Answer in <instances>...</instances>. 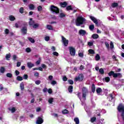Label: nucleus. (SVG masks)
<instances>
[{"instance_id": "obj_33", "label": "nucleus", "mask_w": 124, "mask_h": 124, "mask_svg": "<svg viewBox=\"0 0 124 124\" xmlns=\"http://www.w3.org/2000/svg\"><path fill=\"white\" fill-rule=\"evenodd\" d=\"M94 29V25H91L89 26V30H90V31H93Z\"/></svg>"}, {"instance_id": "obj_19", "label": "nucleus", "mask_w": 124, "mask_h": 124, "mask_svg": "<svg viewBox=\"0 0 124 124\" xmlns=\"http://www.w3.org/2000/svg\"><path fill=\"white\" fill-rule=\"evenodd\" d=\"M68 91L69 93H72L73 92V86L72 85H70L68 87Z\"/></svg>"}, {"instance_id": "obj_55", "label": "nucleus", "mask_w": 124, "mask_h": 124, "mask_svg": "<svg viewBox=\"0 0 124 124\" xmlns=\"http://www.w3.org/2000/svg\"><path fill=\"white\" fill-rule=\"evenodd\" d=\"M88 46H93V43L92 42H89L88 43Z\"/></svg>"}, {"instance_id": "obj_50", "label": "nucleus", "mask_w": 124, "mask_h": 124, "mask_svg": "<svg viewBox=\"0 0 124 124\" xmlns=\"http://www.w3.org/2000/svg\"><path fill=\"white\" fill-rule=\"evenodd\" d=\"M53 55L54 56H56V57H58L59 56V53H58L56 51H54L53 52Z\"/></svg>"}, {"instance_id": "obj_51", "label": "nucleus", "mask_w": 124, "mask_h": 124, "mask_svg": "<svg viewBox=\"0 0 124 124\" xmlns=\"http://www.w3.org/2000/svg\"><path fill=\"white\" fill-rule=\"evenodd\" d=\"M45 40L46 41H49L50 40V37L49 36H46L45 37Z\"/></svg>"}, {"instance_id": "obj_9", "label": "nucleus", "mask_w": 124, "mask_h": 124, "mask_svg": "<svg viewBox=\"0 0 124 124\" xmlns=\"http://www.w3.org/2000/svg\"><path fill=\"white\" fill-rule=\"evenodd\" d=\"M62 42L63 43L64 46H67L68 45V40H66L63 36H62Z\"/></svg>"}, {"instance_id": "obj_49", "label": "nucleus", "mask_w": 124, "mask_h": 124, "mask_svg": "<svg viewBox=\"0 0 124 124\" xmlns=\"http://www.w3.org/2000/svg\"><path fill=\"white\" fill-rule=\"evenodd\" d=\"M68 83L70 84V85H73L74 82L73 81V80H71V79H69L68 80Z\"/></svg>"}, {"instance_id": "obj_12", "label": "nucleus", "mask_w": 124, "mask_h": 124, "mask_svg": "<svg viewBox=\"0 0 124 124\" xmlns=\"http://www.w3.org/2000/svg\"><path fill=\"white\" fill-rule=\"evenodd\" d=\"M34 20H32V18H30V21L29 22V26H31L32 27V26L35 24Z\"/></svg>"}, {"instance_id": "obj_16", "label": "nucleus", "mask_w": 124, "mask_h": 124, "mask_svg": "<svg viewBox=\"0 0 124 124\" xmlns=\"http://www.w3.org/2000/svg\"><path fill=\"white\" fill-rule=\"evenodd\" d=\"M113 95H114L113 93L109 94L108 98V99L109 101H111V100H113V99H114V97L113 96Z\"/></svg>"}, {"instance_id": "obj_38", "label": "nucleus", "mask_w": 124, "mask_h": 124, "mask_svg": "<svg viewBox=\"0 0 124 124\" xmlns=\"http://www.w3.org/2000/svg\"><path fill=\"white\" fill-rule=\"evenodd\" d=\"M16 79L18 81H22V80H23V78L22 77H20V76H17L16 77Z\"/></svg>"}, {"instance_id": "obj_7", "label": "nucleus", "mask_w": 124, "mask_h": 124, "mask_svg": "<svg viewBox=\"0 0 124 124\" xmlns=\"http://www.w3.org/2000/svg\"><path fill=\"white\" fill-rule=\"evenodd\" d=\"M43 122H44V121L43 120V116L42 115H41L36 119V124H43Z\"/></svg>"}, {"instance_id": "obj_28", "label": "nucleus", "mask_w": 124, "mask_h": 124, "mask_svg": "<svg viewBox=\"0 0 124 124\" xmlns=\"http://www.w3.org/2000/svg\"><path fill=\"white\" fill-rule=\"evenodd\" d=\"M20 89L21 91H23L24 89H25V85L24 84V82H22L20 83Z\"/></svg>"}, {"instance_id": "obj_4", "label": "nucleus", "mask_w": 124, "mask_h": 124, "mask_svg": "<svg viewBox=\"0 0 124 124\" xmlns=\"http://www.w3.org/2000/svg\"><path fill=\"white\" fill-rule=\"evenodd\" d=\"M23 27L21 29V32L23 34H26L28 31V23L25 22L23 23Z\"/></svg>"}, {"instance_id": "obj_36", "label": "nucleus", "mask_w": 124, "mask_h": 124, "mask_svg": "<svg viewBox=\"0 0 124 124\" xmlns=\"http://www.w3.org/2000/svg\"><path fill=\"white\" fill-rule=\"evenodd\" d=\"M28 39L31 43H34V42H35L34 39H33L32 38H29Z\"/></svg>"}, {"instance_id": "obj_26", "label": "nucleus", "mask_w": 124, "mask_h": 124, "mask_svg": "<svg viewBox=\"0 0 124 124\" xmlns=\"http://www.w3.org/2000/svg\"><path fill=\"white\" fill-rule=\"evenodd\" d=\"M47 30L49 31H53V27L51 25H47L46 26Z\"/></svg>"}, {"instance_id": "obj_52", "label": "nucleus", "mask_w": 124, "mask_h": 124, "mask_svg": "<svg viewBox=\"0 0 124 124\" xmlns=\"http://www.w3.org/2000/svg\"><path fill=\"white\" fill-rule=\"evenodd\" d=\"M78 56L80 58H83V57H84V54L82 52H80L78 53Z\"/></svg>"}, {"instance_id": "obj_17", "label": "nucleus", "mask_w": 124, "mask_h": 124, "mask_svg": "<svg viewBox=\"0 0 124 124\" xmlns=\"http://www.w3.org/2000/svg\"><path fill=\"white\" fill-rule=\"evenodd\" d=\"M74 122L76 123V124H80V120H79V118L78 117H76L74 119Z\"/></svg>"}, {"instance_id": "obj_20", "label": "nucleus", "mask_w": 124, "mask_h": 124, "mask_svg": "<svg viewBox=\"0 0 124 124\" xmlns=\"http://www.w3.org/2000/svg\"><path fill=\"white\" fill-rule=\"evenodd\" d=\"M92 38L93 39H97L99 36H98V34H93L92 35Z\"/></svg>"}, {"instance_id": "obj_53", "label": "nucleus", "mask_w": 124, "mask_h": 124, "mask_svg": "<svg viewBox=\"0 0 124 124\" xmlns=\"http://www.w3.org/2000/svg\"><path fill=\"white\" fill-rule=\"evenodd\" d=\"M62 113L63 114H68V110H67V109H64V110H63L62 111Z\"/></svg>"}, {"instance_id": "obj_2", "label": "nucleus", "mask_w": 124, "mask_h": 124, "mask_svg": "<svg viewBox=\"0 0 124 124\" xmlns=\"http://www.w3.org/2000/svg\"><path fill=\"white\" fill-rule=\"evenodd\" d=\"M86 24V18L83 17L82 16H79L77 17L76 20V26L77 27H80L81 28H85V24Z\"/></svg>"}, {"instance_id": "obj_29", "label": "nucleus", "mask_w": 124, "mask_h": 124, "mask_svg": "<svg viewBox=\"0 0 124 124\" xmlns=\"http://www.w3.org/2000/svg\"><path fill=\"white\" fill-rule=\"evenodd\" d=\"M92 91L93 93H94V92H95V86L94 84H93L92 85Z\"/></svg>"}, {"instance_id": "obj_3", "label": "nucleus", "mask_w": 124, "mask_h": 124, "mask_svg": "<svg viewBox=\"0 0 124 124\" xmlns=\"http://www.w3.org/2000/svg\"><path fill=\"white\" fill-rule=\"evenodd\" d=\"M50 10L53 14H58V13H60V10L58 8L53 5L50 6Z\"/></svg>"}, {"instance_id": "obj_58", "label": "nucleus", "mask_w": 124, "mask_h": 124, "mask_svg": "<svg viewBox=\"0 0 124 124\" xmlns=\"http://www.w3.org/2000/svg\"><path fill=\"white\" fill-rule=\"evenodd\" d=\"M53 98H50L49 100H48V102L49 103H50V104H52V103H53Z\"/></svg>"}, {"instance_id": "obj_30", "label": "nucleus", "mask_w": 124, "mask_h": 124, "mask_svg": "<svg viewBox=\"0 0 124 124\" xmlns=\"http://www.w3.org/2000/svg\"><path fill=\"white\" fill-rule=\"evenodd\" d=\"M29 9L30 10H33L34 9V5L32 4L29 5Z\"/></svg>"}, {"instance_id": "obj_13", "label": "nucleus", "mask_w": 124, "mask_h": 124, "mask_svg": "<svg viewBox=\"0 0 124 124\" xmlns=\"http://www.w3.org/2000/svg\"><path fill=\"white\" fill-rule=\"evenodd\" d=\"M8 110L11 111V113H14L16 111V108L13 107L12 108H9Z\"/></svg>"}, {"instance_id": "obj_24", "label": "nucleus", "mask_w": 124, "mask_h": 124, "mask_svg": "<svg viewBox=\"0 0 124 124\" xmlns=\"http://www.w3.org/2000/svg\"><path fill=\"white\" fill-rule=\"evenodd\" d=\"M96 92L97 93L99 94V93H101L102 92V89H101V88H98L96 89Z\"/></svg>"}, {"instance_id": "obj_31", "label": "nucleus", "mask_w": 124, "mask_h": 124, "mask_svg": "<svg viewBox=\"0 0 124 124\" xmlns=\"http://www.w3.org/2000/svg\"><path fill=\"white\" fill-rule=\"evenodd\" d=\"M4 71H5V69L3 67H1L0 68V72L1 73H4Z\"/></svg>"}, {"instance_id": "obj_60", "label": "nucleus", "mask_w": 124, "mask_h": 124, "mask_svg": "<svg viewBox=\"0 0 124 124\" xmlns=\"http://www.w3.org/2000/svg\"><path fill=\"white\" fill-rule=\"evenodd\" d=\"M41 10H42V6H39L38 7V11H41Z\"/></svg>"}, {"instance_id": "obj_8", "label": "nucleus", "mask_w": 124, "mask_h": 124, "mask_svg": "<svg viewBox=\"0 0 124 124\" xmlns=\"http://www.w3.org/2000/svg\"><path fill=\"white\" fill-rule=\"evenodd\" d=\"M69 50L70 51V54L72 56H75L76 51H75V48L72 46L69 47Z\"/></svg>"}, {"instance_id": "obj_15", "label": "nucleus", "mask_w": 124, "mask_h": 124, "mask_svg": "<svg viewBox=\"0 0 124 124\" xmlns=\"http://www.w3.org/2000/svg\"><path fill=\"white\" fill-rule=\"evenodd\" d=\"M60 5L61 7H63V8L66 7V6H67V2H61Z\"/></svg>"}, {"instance_id": "obj_37", "label": "nucleus", "mask_w": 124, "mask_h": 124, "mask_svg": "<svg viewBox=\"0 0 124 124\" xmlns=\"http://www.w3.org/2000/svg\"><path fill=\"white\" fill-rule=\"evenodd\" d=\"M114 74H115V73L113 71H111L108 73V76H112L114 77Z\"/></svg>"}, {"instance_id": "obj_41", "label": "nucleus", "mask_w": 124, "mask_h": 124, "mask_svg": "<svg viewBox=\"0 0 124 124\" xmlns=\"http://www.w3.org/2000/svg\"><path fill=\"white\" fill-rule=\"evenodd\" d=\"M66 10H67L68 11V10H72V7H71V5L70 6H68L66 8Z\"/></svg>"}, {"instance_id": "obj_64", "label": "nucleus", "mask_w": 124, "mask_h": 124, "mask_svg": "<svg viewBox=\"0 0 124 124\" xmlns=\"http://www.w3.org/2000/svg\"><path fill=\"white\" fill-rule=\"evenodd\" d=\"M47 92H48V93H50V94L52 93L53 92L52 91V89H49L47 90Z\"/></svg>"}, {"instance_id": "obj_39", "label": "nucleus", "mask_w": 124, "mask_h": 124, "mask_svg": "<svg viewBox=\"0 0 124 124\" xmlns=\"http://www.w3.org/2000/svg\"><path fill=\"white\" fill-rule=\"evenodd\" d=\"M41 83V81H40V80H37L35 81V84H36V85H40Z\"/></svg>"}, {"instance_id": "obj_32", "label": "nucleus", "mask_w": 124, "mask_h": 124, "mask_svg": "<svg viewBox=\"0 0 124 124\" xmlns=\"http://www.w3.org/2000/svg\"><path fill=\"white\" fill-rule=\"evenodd\" d=\"M25 51L27 53H31V49L30 47H27L26 48Z\"/></svg>"}, {"instance_id": "obj_6", "label": "nucleus", "mask_w": 124, "mask_h": 124, "mask_svg": "<svg viewBox=\"0 0 124 124\" xmlns=\"http://www.w3.org/2000/svg\"><path fill=\"white\" fill-rule=\"evenodd\" d=\"M89 17L91 20H92V21H93V22L94 23V24L96 25L97 27H99V22L98 21V20H97L94 16H90Z\"/></svg>"}, {"instance_id": "obj_11", "label": "nucleus", "mask_w": 124, "mask_h": 124, "mask_svg": "<svg viewBox=\"0 0 124 124\" xmlns=\"http://www.w3.org/2000/svg\"><path fill=\"white\" fill-rule=\"evenodd\" d=\"M123 75L121 73H115L113 75V78H122Z\"/></svg>"}, {"instance_id": "obj_22", "label": "nucleus", "mask_w": 124, "mask_h": 124, "mask_svg": "<svg viewBox=\"0 0 124 124\" xmlns=\"http://www.w3.org/2000/svg\"><path fill=\"white\" fill-rule=\"evenodd\" d=\"M10 57H11V54H10V53L6 54L5 57L6 60L7 61H10V59H10Z\"/></svg>"}, {"instance_id": "obj_59", "label": "nucleus", "mask_w": 124, "mask_h": 124, "mask_svg": "<svg viewBox=\"0 0 124 124\" xmlns=\"http://www.w3.org/2000/svg\"><path fill=\"white\" fill-rule=\"evenodd\" d=\"M15 73H16V76H18V75H19L20 74V72L18 70H16Z\"/></svg>"}, {"instance_id": "obj_62", "label": "nucleus", "mask_w": 124, "mask_h": 124, "mask_svg": "<svg viewBox=\"0 0 124 124\" xmlns=\"http://www.w3.org/2000/svg\"><path fill=\"white\" fill-rule=\"evenodd\" d=\"M28 75H24L23 76V79H25V80H27L28 79Z\"/></svg>"}, {"instance_id": "obj_25", "label": "nucleus", "mask_w": 124, "mask_h": 124, "mask_svg": "<svg viewBox=\"0 0 124 124\" xmlns=\"http://www.w3.org/2000/svg\"><path fill=\"white\" fill-rule=\"evenodd\" d=\"M95 61H98L99 60H100V56H99V54H96L95 57Z\"/></svg>"}, {"instance_id": "obj_18", "label": "nucleus", "mask_w": 124, "mask_h": 124, "mask_svg": "<svg viewBox=\"0 0 124 124\" xmlns=\"http://www.w3.org/2000/svg\"><path fill=\"white\" fill-rule=\"evenodd\" d=\"M9 19L10 21H15L16 20V18H15V16H13V15H11L9 16Z\"/></svg>"}, {"instance_id": "obj_43", "label": "nucleus", "mask_w": 124, "mask_h": 124, "mask_svg": "<svg viewBox=\"0 0 124 124\" xmlns=\"http://www.w3.org/2000/svg\"><path fill=\"white\" fill-rule=\"evenodd\" d=\"M57 84V81L56 80H52L51 82V84L53 86L56 85Z\"/></svg>"}, {"instance_id": "obj_10", "label": "nucleus", "mask_w": 124, "mask_h": 124, "mask_svg": "<svg viewBox=\"0 0 124 124\" xmlns=\"http://www.w3.org/2000/svg\"><path fill=\"white\" fill-rule=\"evenodd\" d=\"M79 35L84 36V35H86V34L88 35V33H87V31L84 30H80L79 31Z\"/></svg>"}, {"instance_id": "obj_61", "label": "nucleus", "mask_w": 124, "mask_h": 124, "mask_svg": "<svg viewBox=\"0 0 124 124\" xmlns=\"http://www.w3.org/2000/svg\"><path fill=\"white\" fill-rule=\"evenodd\" d=\"M21 66V62H18L16 63V66L17 67H19V66Z\"/></svg>"}, {"instance_id": "obj_54", "label": "nucleus", "mask_w": 124, "mask_h": 124, "mask_svg": "<svg viewBox=\"0 0 124 124\" xmlns=\"http://www.w3.org/2000/svg\"><path fill=\"white\" fill-rule=\"evenodd\" d=\"M4 32L6 34H8V33H9V30L7 29H5L4 31Z\"/></svg>"}, {"instance_id": "obj_40", "label": "nucleus", "mask_w": 124, "mask_h": 124, "mask_svg": "<svg viewBox=\"0 0 124 124\" xmlns=\"http://www.w3.org/2000/svg\"><path fill=\"white\" fill-rule=\"evenodd\" d=\"M96 120V118L92 117L91 118V123H94V122H95Z\"/></svg>"}, {"instance_id": "obj_35", "label": "nucleus", "mask_w": 124, "mask_h": 124, "mask_svg": "<svg viewBox=\"0 0 124 124\" xmlns=\"http://www.w3.org/2000/svg\"><path fill=\"white\" fill-rule=\"evenodd\" d=\"M88 52L90 54H91L92 55H93V54H94V50L92 49H90L88 50Z\"/></svg>"}, {"instance_id": "obj_27", "label": "nucleus", "mask_w": 124, "mask_h": 124, "mask_svg": "<svg viewBox=\"0 0 124 124\" xmlns=\"http://www.w3.org/2000/svg\"><path fill=\"white\" fill-rule=\"evenodd\" d=\"M33 29H37L39 27V24L35 23L32 26Z\"/></svg>"}, {"instance_id": "obj_44", "label": "nucleus", "mask_w": 124, "mask_h": 124, "mask_svg": "<svg viewBox=\"0 0 124 124\" xmlns=\"http://www.w3.org/2000/svg\"><path fill=\"white\" fill-rule=\"evenodd\" d=\"M7 77H8L9 78H12V74L11 73H7L6 74Z\"/></svg>"}, {"instance_id": "obj_5", "label": "nucleus", "mask_w": 124, "mask_h": 124, "mask_svg": "<svg viewBox=\"0 0 124 124\" xmlns=\"http://www.w3.org/2000/svg\"><path fill=\"white\" fill-rule=\"evenodd\" d=\"M84 79V75L83 74H80L78 75V76L76 77L75 78V81L76 82L79 81V82H82L83 80Z\"/></svg>"}, {"instance_id": "obj_48", "label": "nucleus", "mask_w": 124, "mask_h": 124, "mask_svg": "<svg viewBox=\"0 0 124 124\" xmlns=\"http://www.w3.org/2000/svg\"><path fill=\"white\" fill-rule=\"evenodd\" d=\"M65 15L64 14L62 13L60 14V18H63V17H65Z\"/></svg>"}, {"instance_id": "obj_21", "label": "nucleus", "mask_w": 124, "mask_h": 124, "mask_svg": "<svg viewBox=\"0 0 124 124\" xmlns=\"http://www.w3.org/2000/svg\"><path fill=\"white\" fill-rule=\"evenodd\" d=\"M118 5H119V4L116 2H113L111 4V7H112L113 8H115V7H117V6H118Z\"/></svg>"}, {"instance_id": "obj_34", "label": "nucleus", "mask_w": 124, "mask_h": 124, "mask_svg": "<svg viewBox=\"0 0 124 124\" xmlns=\"http://www.w3.org/2000/svg\"><path fill=\"white\" fill-rule=\"evenodd\" d=\"M53 78V76H49L47 80V81H52Z\"/></svg>"}, {"instance_id": "obj_46", "label": "nucleus", "mask_w": 124, "mask_h": 124, "mask_svg": "<svg viewBox=\"0 0 124 124\" xmlns=\"http://www.w3.org/2000/svg\"><path fill=\"white\" fill-rule=\"evenodd\" d=\"M105 44L108 49H109V48H110V46H109V44L108 43V42H105Z\"/></svg>"}, {"instance_id": "obj_63", "label": "nucleus", "mask_w": 124, "mask_h": 124, "mask_svg": "<svg viewBox=\"0 0 124 124\" xmlns=\"http://www.w3.org/2000/svg\"><path fill=\"white\" fill-rule=\"evenodd\" d=\"M13 59L14 61H16V59H17V56H16V55H13Z\"/></svg>"}, {"instance_id": "obj_1", "label": "nucleus", "mask_w": 124, "mask_h": 124, "mask_svg": "<svg viewBox=\"0 0 124 124\" xmlns=\"http://www.w3.org/2000/svg\"><path fill=\"white\" fill-rule=\"evenodd\" d=\"M89 91H88V89L86 87H83L82 88V98L83 100H82V93H78V96L81 102H82V105H83V104L84 103V101L86 100V96L87 95V94L88 93Z\"/></svg>"}, {"instance_id": "obj_14", "label": "nucleus", "mask_w": 124, "mask_h": 124, "mask_svg": "<svg viewBox=\"0 0 124 124\" xmlns=\"http://www.w3.org/2000/svg\"><path fill=\"white\" fill-rule=\"evenodd\" d=\"M27 66L29 68H31L34 66V64L31 62H27Z\"/></svg>"}, {"instance_id": "obj_57", "label": "nucleus", "mask_w": 124, "mask_h": 124, "mask_svg": "<svg viewBox=\"0 0 124 124\" xmlns=\"http://www.w3.org/2000/svg\"><path fill=\"white\" fill-rule=\"evenodd\" d=\"M34 76H35V77H38V76H39V73L38 72L34 73Z\"/></svg>"}, {"instance_id": "obj_47", "label": "nucleus", "mask_w": 124, "mask_h": 124, "mask_svg": "<svg viewBox=\"0 0 124 124\" xmlns=\"http://www.w3.org/2000/svg\"><path fill=\"white\" fill-rule=\"evenodd\" d=\"M19 12H20V13H21V14L24 13V8L23 7H21L20 8Z\"/></svg>"}, {"instance_id": "obj_42", "label": "nucleus", "mask_w": 124, "mask_h": 124, "mask_svg": "<svg viewBox=\"0 0 124 124\" xmlns=\"http://www.w3.org/2000/svg\"><path fill=\"white\" fill-rule=\"evenodd\" d=\"M110 49H114V44H113L112 42H110Z\"/></svg>"}, {"instance_id": "obj_56", "label": "nucleus", "mask_w": 124, "mask_h": 124, "mask_svg": "<svg viewBox=\"0 0 124 124\" xmlns=\"http://www.w3.org/2000/svg\"><path fill=\"white\" fill-rule=\"evenodd\" d=\"M41 60V58H39V60H38L36 62V64H40V61Z\"/></svg>"}, {"instance_id": "obj_45", "label": "nucleus", "mask_w": 124, "mask_h": 124, "mask_svg": "<svg viewBox=\"0 0 124 124\" xmlns=\"http://www.w3.org/2000/svg\"><path fill=\"white\" fill-rule=\"evenodd\" d=\"M99 71L101 74H104V70L103 69L101 68L99 70Z\"/></svg>"}, {"instance_id": "obj_23", "label": "nucleus", "mask_w": 124, "mask_h": 124, "mask_svg": "<svg viewBox=\"0 0 124 124\" xmlns=\"http://www.w3.org/2000/svg\"><path fill=\"white\" fill-rule=\"evenodd\" d=\"M104 81H105V82H107V83H108L110 81V78L108 77H106L103 78Z\"/></svg>"}]
</instances>
